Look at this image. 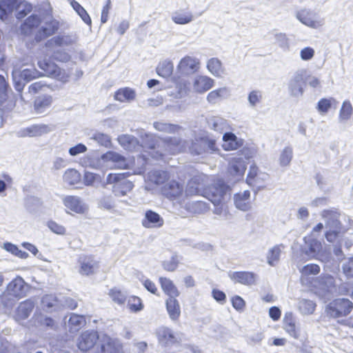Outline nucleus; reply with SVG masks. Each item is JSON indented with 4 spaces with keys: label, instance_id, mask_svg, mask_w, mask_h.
Here are the masks:
<instances>
[{
    "label": "nucleus",
    "instance_id": "f257e3e1",
    "mask_svg": "<svg viewBox=\"0 0 353 353\" xmlns=\"http://www.w3.org/2000/svg\"><path fill=\"white\" fill-rule=\"evenodd\" d=\"M230 188L223 181L218 180L213 185L208 188L205 197L210 201L214 205L213 212L220 216L228 219L230 214L225 201L230 198Z\"/></svg>",
    "mask_w": 353,
    "mask_h": 353
},
{
    "label": "nucleus",
    "instance_id": "f03ea898",
    "mask_svg": "<svg viewBox=\"0 0 353 353\" xmlns=\"http://www.w3.org/2000/svg\"><path fill=\"white\" fill-rule=\"evenodd\" d=\"M107 183L113 184L112 192L115 196H123L131 191L133 183L127 179L126 173H110L107 176Z\"/></svg>",
    "mask_w": 353,
    "mask_h": 353
},
{
    "label": "nucleus",
    "instance_id": "7ed1b4c3",
    "mask_svg": "<svg viewBox=\"0 0 353 353\" xmlns=\"http://www.w3.org/2000/svg\"><path fill=\"white\" fill-rule=\"evenodd\" d=\"M30 289L31 286L22 277L17 276L8 283L6 294H4L2 296V302L7 306L8 305V303L6 302L8 296L20 299L26 296Z\"/></svg>",
    "mask_w": 353,
    "mask_h": 353
},
{
    "label": "nucleus",
    "instance_id": "20e7f679",
    "mask_svg": "<svg viewBox=\"0 0 353 353\" xmlns=\"http://www.w3.org/2000/svg\"><path fill=\"white\" fill-rule=\"evenodd\" d=\"M305 245L303 248V252L310 259H316L322 262L329 260L330 252L323 250L321 242L312 236H305L304 238Z\"/></svg>",
    "mask_w": 353,
    "mask_h": 353
},
{
    "label": "nucleus",
    "instance_id": "39448f33",
    "mask_svg": "<svg viewBox=\"0 0 353 353\" xmlns=\"http://www.w3.org/2000/svg\"><path fill=\"white\" fill-rule=\"evenodd\" d=\"M193 155L212 154L218 151L216 141L208 136L195 137L189 148Z\"/></svg>",
    "mask_w": 353,
    "mask_h": 353
},
{
    "label": "nucleus",
    "instance_id": "423d86ee",
    "mask_svg": "<svg viewBox=\"0 0 353 353\" xmlns=\"http://www.w3.org/2000/svg\"><path fill=\"white\" fill-rule=\"evenodd\" d=\"M353 309V303L347 299H337L326 307V312L330 316L337 318L349 314Z\"/></svg>",
    "mask_w": 353,
    "mask_h": 353
},
{
    "label": "nucleus",
    "instance_id": "0eeeda50",
    "mask_svg": "<svg viewBox=\"0 0 353 353\" xmlns=\"http://www.w3.org/2000/svg\"><path fill=\"white\" fill-rule=\"evenodd\" d=\"M139 137L141 139V147L149 150V155L152 159L156 160L163 159V151L158 148L159 140L161 139H157L153 134L143 131L140 132Z\"/></svg>",
    "mask_w": 353,
    "mask_h": 353
},
{
    "label": "nucleus",
    "instance_id": "6e6552de",
    "mask_svg": "<svg viewBox=\"0 0 353 353\" xmlns=\"http://www.w3.org/2000/svg\"><path fill=\"white\" fill-rule=\"evenodd\" d=\"M296 18L303 24L312 28H318L324 24V19L311 9L303 8L296 12Z\"/></svg>",
    "mask_w": 353,
    "mask_h": 353
},
{
    "label": "nucleus",
    "instance_id": "1a4fd4ad",
    "mask_svg": "<svg viewBox=\"0 0 353 353\" xmlns=\"http://www.w3.org/2000/svg\"><path fill=\"white\" fill-rule=\"evenodd\" d=\"M305 73L306 71L301 69L296 71L292 76L288 83V90L291 96L299 98L303 95Z\"/></svg>",
    "mask_w": 353,
    "mask_h": 353
},
{
    "label": "nucleus",
    "instance_id": "9d476101",
    "mask_svg": "<svg viewBox=\"0 0 353 353\" xmlns=\"http://www.w3.org/2000/svg\"><path fill=\"white\" fill-rule=\"evenodd\" d=\"M158 148L163 151V157L166 154H175L185 149L184 142L178 137H169L159 140Z\"/></svg>",
    "mask_w": 353,
    "mask_h": 353
},
{
    "label": "nucleus",
    "instance_id": "9b49d317",
    "mask_svg": "<svg viewBox=\"0 0 353 353\" xmlns=\"http://www.w3.org/2000/svg\"><path fill=\"white\" fill-rule=\"evenodd\" d=\"M157 334L159 343L165 347L172 346L179 343L181 341V334L175 332L168 327H159L157 331Z\"/></svg>",
    "mask_w": 353,
    "mask_h": 353
},
{
    "label": "nucleus",
    "instance_id": "f8f14e48",
    "mask_svg": "<svg viewBox=\"0 0 353 353\" xmlns=\"http://www.w3.org/2000/svg\"><path fill=\"white\" fill-rule=\"evenodd\" d=\"M51 131L50 128L46 124H36L23 128L16 132V135L20 138L39 137Z\"/></svg>",
    "mask_w": 353,
    "mask_h": 353
},
{
    "label": "nucleus",
    "instance_id": "ddd939ff",
    "mask_svg": "<svg viewBox=\"0 0 353 353\" xmlns=\"http://www.w3.org/2000/svg\"><path fill=\"white\" fill-rule=\"evenodd\" d=\"M99 339L97 332L86 330L81 333L78 339L77 346L79 350L86 352L92 348Z\"/></svg>",
    "mask_w": 353,
    "mask_h": 353
},
{
    "label": "nucleus",
    "instance_id": "4468645a",
    "mask_svg": "<svg viewBox=\"0 0 353 353\" xmlns=\"http://www.w3.org/2000/svg\"><path fill=\"white\" fill-rule=\"evenodd\" d=\"M79 273L82 275L94 274L99 268V262L92 255H83L79 257Z\"/></svg>",
    "mask_w": 353,
    "mask_h": 353
},
{
    "label": "nucleus",
    "instance_id": "2eb2a0df",
    "mask_svg": "<svg viewBox=\"0 0 353 353\" xmlns=\"http://www.w3.org/2000/svg\"><path fill=\"white\" fill-rule=\"evenodd\" d=\"M326 229L341 230L342 225L339 219V212L336 210H325L321 213Z\"/></svg>",
    "mask_w": 353,
    "mask_h": 353
},
{
    "label": "nucleus",
    "instance_id": "dca6fc26",
    "mask_svg": "<svg viewBox=\"0 0 353 353\" xmlns=\"http://www.w3.org/2000/svg\"><path fill=\"white\" fill-rule=\"evenodd\" d=\"M142 225L145 228H159L164 224V219L157 212L148 210L142 220Z\"/></svg>",
    "mask_w": 353,
    "mask_h": 353
},
{
    "label": "nucleus",
    "instance_id": "f3484780",
    "mask_svg": "<svg viewBox=\"0 0 353 353\" xmlns=\"http://www.w3.org/2000/svg\"><path fill=\"white\" fill-rule=\"evenodd\" d=\"M229 277L235 283L245 285H252L256 283L257 276L252 272H229Z\"/></svg>",
    "mask_w": 353,
    "mask_h": 353
},
{
    "label": "nucleus",
    "instance_id": "a211bd4d",
    "mask_svg": "<svg viewBox=\"0 0 353 353\" xmlns=\"http://www.w3.org/2000/svg\"><path fill=\"white\" fill-rule=\"evenodd\" d=\"M38 65L42 70L40 76H47L53 78H58L61 75V69L55 63L49 59H43L38 61Z\"/></svg>",
    "mask_w": 353,
    "mask_h": 353
},
{
    "label": "nucleus",
    "instance_id": "6ab92c4d",
    "mask_svg": "<svg viewBox=\"0 0 353 353\" xmlns=\"http://www.w3.org/2000/svg\"><path fill=\"white\" fill-rule=\"evenodd\" d=\"M199 65L197 59L186 56L180 61L177 68L181 74H190L197 71Z\"/></svg>",
    "mask_w": 353,
    "mask_h": 353
},
{
    "label": "nucleus",
    "instance_id": "aec40b11",
    "mask_svg": "<svg viewBox=\"0 0 353 353\" xmlns=\"http://www.w3.org/2000/svg\"><path fill=\"white\" fill-rule=\"evenodd\" d=\"M64 205L70 210L83 214L87 210L86 205L80 197L77 196H67L63 199Z\"/></svg>",
    "mask_w": 353,
    "mask_h": 353
},
{
    "label": "nucleus",
    "instance_id": "412c9836",
    "mask_svg": "<svg viewBox=\"0 0 353 353\" xmlns=\"http://www.w3.org/2000/svg\"><path fill=\"white\" fill-rule=\"evenodd\" d=\"M35 306V301L32 299H26L20 303L16 310V319L25 320L29 317Z\"/></svg>",
    "mask_w": 353,
    "mask_h": 353
},
{
    "label": "nucleus",
    "instance_id": "4be33fe9",
    "mask_svg": "<svg viewBox=\"0 0 353 353\" xmlns=\"http://www.w3.org/2000/svg\"><path fill=\"white\" fill-rule=\"evenodd\" d=\"M246 170L245 161L242 157L232 158L228 165V172L234 176L241 177Z\"/></svg>",
    "mask_w": 353,
    "mask_h": 353
},
{
    "label": "nucleus",
    "instance_id": "5701e85b",
    "mask_svg": "<svg viewBox=\"0 0 353 353\" xmlns=\"http://www.w3.org/2000/svg\"><path fill=\"white\" fill-rule=\"evenodd\" d=\"M183 186L176 181H171L162 188V194L170 199L179 197L183 192Z\"/></svg>",
    "mask_w": 353,
    "mask_h": 353
},
{
    "label": "nucleus",
    "instance_id": "b1692460",
    "mask_svg": "<svg viewBox=\"0 0 353 353\" xmlns=\"http://www.w3.org/2000/svg\"><path fill=\"white\" fill-rule=\"evenodd\" d=\"M41 305L44 310L50 312L59 310L62 303L56 295L46 294L41 299Z\"/></svg>",
    "mask_w": 353,
    "mask_h": 353
},
{
    "label": "nucleus",
    "instance_id": "393cba45",
    "mask_svg": "<svg viewBox=\"0 0 353 353\" xmlns=\"http://www.w3.org/2000/svg\"><path fill=\"white\" fill-rule=\"evenodd\" d=\"M250 192L245 190L243 193L234 194V202L236 208L242 211H248L251 208Z\"/></svg>",
    "mask_w": 353,
    "mask_h": 353
},
{
    "label": "nucleus",
    "instance_id": "a878e982",
    "mask_svg": "<svg viewBox=\"0 0 353 353\" xmlns=\"http://www.w3.org/2000/svg\"><path fill=\"white\" fill-rule=\"evenodd\" d=\"M53 99L50 95H41L34 102V109L37 114L46 112L51 106Z\"/></svg>",
    "mask_w": 353,
    "mask_h": 353
},
{
    "label": "nucleus",
    "instance_id": "bb28decb",
    "mask_svg": "<svg viewBox=\"0 0 353 353\" xmlns=\"http://www.w3.org/2000/svg\"><path fill=\"white\" fill-rule=\"evenodd\" d=\"M101 159L105 161H111L114 163V166L123 169L127 167V161L125 158L121 154L109 151L101 156Z\"/></svg>",
    "mask_w": 353,
    "mask_h": 353
},
{
    "label": "nucleus",
    "instance_id": "cd10ccee",
    "mask_svg": "<svg viewBox=\"0 0 353 353\" xmlns=\"http://www.w3.org/2000/svg\"><path fill=\"white\" fill-rule=\"evenodd\" d=\"M165 305L170 319L173 321H177L181 315V307L176 297L168 298Z\"/></svg>",
    "mask_w": 353,
    "mask_h": 353
},
{
    "label": "nucleus",
    "instance_id": "c85d7f7f",
    "mask_svg": "<svg viewBox=\"0 0 353 353\" xmlns=\"http://www.w3.org/2000/svg\"><path fill=\"white\" fill-rule=\"evenodd\" d=\"M59 24L56 20H51L42 26L36 35L37 40H41L54 34L59 29Z\"/></svg>",
    "mask_w": 353,
    "mask_h": 353
},
{
    "label": "nucleus",
    "instance_id": "c756f323",
    "mask_svg": "<svg viewBox=\"0 0 353 353\" xmlns=\"http://www.w3.org/2000/svg\"><path fill=\"white\" fill-rule=\"evenodd\" d=\"M214 79L207 76H199L194 80V90L199 93H203L213 87Z\"/></svg>",
    "mask_w": 353,
    "mask_h": 353
},
{
    "label": "nucleus",
    "instance_id": "7c9ffc66",
    "mask_svg": "<svg viewBox=\"0 0 353 353\" xmlns=\"http://www.w3.org/2000/svg\"><path fill=\"white\" fill-rule=\"evenodd\" d=\"M41 23V19L37 14H32L21 26V33L29 35L32 30L37 28Z\"/></svg>",
    "mask_w": 353,
    "mask_h": 353
},
{
    "label": "nucleus",
    "instance_id": "2f4dec72",
    "mask_svg": "<svg viewBox=\"0 0 353 353\" xmlns=\"http://www.w3.org/2000/svg\"><path fill=\"white\" fill-rule=\"evenodd\" d=\"M199 179L197 177L192 178L188 183L185 190L187 196L203 195L205 196L208 189L206 190H203V185L199 182Z\"/></svg>",
    "mask_w": 353,
    "mask_h": 353
},
{
    "label": "nucleus",
    "instance_id": "473e14b6",
    "mask_svg": "<svg viewBox=\"0 0 353 353\" xmlns=\"http://www.w3.org/2000/svg\"><path fill=\"white\" fill-rule=\"evenodd\" d=\"M207 123L209 128L220 133H222L228 128L227 121L217 116H212L207 118Z\"/></svg>",
    "mask_w": 353,
    "mask_h": 353
},
{
    "label": "nucleus",
    "instance_id": "72a5a7b5",
    "mask_svg": "<svg viewBox=\"0 0 353 353\" xmlns=\"http://www.w3.org/2000/svg\"><path fill=\"white\" fill-rule=\"evenodd\" d=\"M85 324V319L83 315L71 314L68 320V327L70 332L79 331Z\"/></svg>",
    "mask_w": 353,
    "mask_h": 353
},
{
    "label": "nucleus",
    "instance_id": "f704fd0d",
    "mask_svg": "<svg viewBox=\"0 0 353 353\" xmlns=\"http://www.w3.org/2000/svg\"><path fill=\"white\" fill-rule=\"evenodd\" d=\"M230 96V91L226 87L211 91L207 96V100L210 103H216L219 101L227 99Z\"/></svg>",
    "mask_w": 353,
    "mask_h": 353
},
{
    "label": "nucleus",
    "instance_id": "c9c22d12",
    "mask_svg": "<svg viewBox=\"0 0 353 353\" xmlns=\"http://www.w3.org/2000/svg\"><path fill=\"white\" fill-rule=\"evenodd\" d=\"M187 210L194 214H204L210 210L209 203L203 201H192L185 204Z\"/></svg>",
    "mask_w": 353,
    "mask_h": 353
},
{
    "label": "nucleus",
    "instance_id": "e433bc0d",
    "mask_svg": "<svg viewBox=\"0 0 353 353\" xmlns=\"http://www.w3.org/2000/svg\"><path fill=\"white\" fill-rule=\"evenodd\" d=\"M194 19L192 13L190 11L177 10L172 13V20L179 25H185Z\"/></svg>",
    "mask_w": 353,
    "mask_h": 353
},
{
    "label": "nucleus",
    "instance_id": "4c0bfd02",
    "mask_svg": "<svg viewBox=\"0 0 353 353\" xmlns=\"http://www.w3.org/2000/svg\"><path fill=\"white\" fill-rule=\"evenodd\" d=\"M159 282L163 291L168 296V298L179 296V292L170 279L161 277Z\"/></svg>",
    "mask_w": 353,
    "mask_h": 353
},
{
    "label": "nucleus",
    "instance_id": "58836bf2",
    "mask_svg": "<svg viewBox=\"0 0 353 353\" xmlns=\"http://www.w3.org/2000/svg\"><path fill=\"white\" fill-rule=\"evenodd\" d=\"M118 141L121 146L128 150H134L140 146L137 139L130 134L120 135L118 137Z\"/></svg>",
    "mask_w": 353,
    "mask_h": 353
},
{
    "label": "nucleus",
    "instance_id": "ea45409f",
    "mask_svg": "<svg viewBox=\"0 0 353 353\" xmlns=\"http://www.w3.org/2000/svg\"><path fill=\"white\" fill-rule=\"evenodd\" d=\"M223 148L225 150H236L241 145L236 136L232 132H225L223 136Z\"/></svg>",
    "mask_w": 353,
    "mask_h": 353
},
{
    "label": "nucleus",
    "instance_id": "a19ab883",
    "mask_svg": "<svg viewBox=\"0 0 353 353\" xmlns=\"http://www.w3.org/2000/svg\"><path fill=\"white\" fill-rule=\"evenodd\" d=\"M284 329L293 338L298 339L299 334L296 330L295 321L292 312H286L284 316Z\"/></svg>",
    "mask_w": 353,
    "mask_h": 353
},
{
    "label": "nucleus",
    "instance_id": "79ce46f5",
    "mask_svg": "<svg viewBox=\"0 0 353 353\" xmlns=\"http://www.w3.org/2000/svg\"><path fill=\"white\" fill-rule=\"evenodd\" d=\"M207 68L214 77H221L225 72L221 61L218 58H211L207 62Z\"/></svg>",
    "mask_w": 353,
    "mask_h": 353
},
{
    "label": "nucleus",
    "instance_id": "37998d69",
    "mask_svg": "<svg viewBox=\"0 0 353 353\" xmlns=\"http://www.w3.org/2000/svg\"><path fill=\"white\" fill-rule=\"evenodd\" d=\"M169 179L168 172L163 170H152L148 174V179L156 185H161Z\"/></svg>",
    "mask_w": 353,
    "mask_h": 353
},
{
    "label": "nucleus",
    "instance_id": "c03bdc74",
    "mask_svg": "<svg viewBox=\"0 0 353 353\" xmlns=\"http://www.w3.org/2000/svg\"><path fill=\"white\" fill-rule=\"evenodd\" d=\"M281 248H284L283 244L276 245L269 250L267 254V263L271 266H275L280 260Z\"/></svg>",
    "mask_w": 353,
    "mask_h": 353
},
{
    "label": "nucleus",
    "instance_id": "a18cd8bd",
    "mask_svg": "<svg viewBox=\"0 0 353 353\" xmlns=\"http://www.w3.org/2000/svg\"><path fill=\"white\" fill-rule=\"evenodd\" d=\"M135 92L130 88L119 89L115 92L114 98L120 102H129L135 98Z\"/></svg>",
    "mask_w": 353,
    "mask_h": 353
},
{
    "label": "nucleus",
    "instance_id": "49530a36",
    "mask_svg": "<svg viewBox=\"0 0 353 353\" xmlns=\"http://www.w3.org/2000/svg\"><path fill=\"white\" fill-rule=\"evenodd\" d=\"M14 10H16V17L18 19H21L32 11V6L27 1L19 2V0H17Z\"/></svg>",
    "mask_w": 353,
    "mask_h": 353
},
{
    "label": "nucleus",
    "instance_id": "de8ad7c7",
    "mask_svg": "<svg viewBox=\"0 0 353 353\" xmlns=\"http://www.w3.org/2000/svg\"><path fill=\"white\" fill-rule=\"evenodd\" d=\"M173 72V64L170 61H163L158 65L157 67V72L159 76L163 78H168L170 77Z\"/></svg>",
    "mask_w": 353,
    "mask_h": 353
},
{
    "label": "nucleus",
    "instance_id": "09e8293b",
    "mask_svg": "<svg viewBox=\"0 0 353 353\" xmlns=\"http://www.w3.org/2000/svg\"><path fill=\"white\" fill-rule=\"evenodd\" d=\"M71 6L81 18V19L88 25H91V19L87 11L75 0H69Z\"/></svg>",
    "mask_w": 353,
    "mask_h": 353
},
{
    "label": "nucleus",
    "instance_id": "8fccbe9b",
    "mask_svg": "<svg viewBox=\"0 0 353 353\" xmlns=\"http://www.w3.org/2000/svg\"><path fill=\"white\" fill-rule=\"evenodd\" d=\"M98 207L101 209L111 211L115 208V203L111 195H103L97 200Z\"/></svg>",
    "mask_w": 353,
    "mask_h": 353
},
{
    "label": "nucleus",
    "instance_id": "3c124183",
    "mask_svg": "<svg viewBox=\"0 0 353 353\" xmlns=\"http://www.w3.org/2000/svg\"><path fill=\"white\" fill-rule=\"evenodd\" d=\"M272 34L274 37L275 43L283 50H288L290 48V40L286 34L273 31Z\"/></svg>",
    "mask_w": 353,
    "mask_h": 353
},
{
    "label": "nucleus",
    "instance_id": "603ef678",
    "mask_svg": "<svg viewBox=\"0 0 353 353\" xmlns=\"http://www.w3.org/2000/svg\"><path fill=\"white\" fill-rule=\"evenodd\" d=\"M63 181L69 185H75L80 181L81 175L75 169H68L63 174Z\"/></svg>",
    "mask_w": 353,
    "mask_h": 353
},
{
    "label": "nucleus",
    "instance_id": "864d4df0",
    "mask_svg": "<svg viewBox=\"0 0 353 353\" xmlns=\"http://www.w3.org/2000/svg\"><path fill=\"white\" fill-rule=\"evenodd\" d=\"M16 0H0V19L12 12L16 6Z\"/></svg>",
    "mask_w": 353,
    "mask_h": 353
},
{
    "label": "nucleus",
    "instance_id": "5fc2aeb1",
    "mask_svg": "<svg viewBox=\"0 0 353 353\" xmlns=\"http://www.w3.org/2000/svg\"><path fill=\"white\" fill-rule=\"evenodd\" d=\"M39 77H40V72L37 71L33 67L24 68L19 72L20 79L24 80L26 82H28Z\"/></svg>",
    "mask_w": 353,
    "mask_h": 353
},
{
    "label": "nucleus",
    "instance_id": "6e6d98bb",
    "mask_svg": "<svg viewBox=\"0 0 353 353\" xmlns=\"http://www.w3.org/2000/svg\"><path fill=\"white\" fill-rule=\"evenodd\" d=\"M343 229L334 230V229H327L325 232V238L327 241L330 243L336 242L337 244L341 243V238L343 236Z\"/></svg>",
    "mask_w": 353,
    "mask_h": 353
},
{
    "label": "nucleus",
    "instance_id": "4d7b16f0",
    "mask_svg": "<svg viewBox=\"0 0 353 353\" xmlns=\"http://www.w3.org/2000/svg\"><path fill=\"white\" fill-rule=\"evenodd\" d=\"M319 282L322 289L327 292H331L332 289L334 287V279L330 274L320 276Z\"/></svg>",
    "mask_w": 353,
    "mask_h": 353
},
{
    "label": "nucleus",
    "instance_id": "13d9d810",
    "mask_svg": "<svg viewBox=\"0 0 353 353\" xmlns=\"http://www.w3.org/2000/svg\"><path fill=\"white\" fill-rule=\"evenodd\" d=\"M316 307V304L310 300L303 299L299 302V310L303 314H312Z\"/></svg>",
    "mask_w": 353,
    "mask_h": 353
},
{
    "label": "nucleus",
    "instance_id": "bf43d9fd",
    "mask_svg": "<svg viewBox=\"0 0 353 353\" xmlns=\"http://www.w3.org/2000/svg\"><path fill=\"white\" fill-rule=\"evenodd\" d=\"M293 157V151L291 147H285L283 150L281 152V154L279 157V162L281 166H288Z\"/></svg>",
    "mask_w": 353,
    "mask_h": 353
},
{
    "label": "nucleus",
    "instance_id": "052dcab7",
    "mask_svg": "<svg viewBox=\"0 0 353 353\" xmlns=\"http://www.w3.org/2000/svg\"><path fill=\"white\" fill-rule=\"evenodd\" d=\"M109 295L112 300L119 305H123L126 301L127 296L125 293L117 288L111 289Z\"/></svg>",
    "mask_w": 353,
    "mask_h": 353
},
{
    "label": "nucleus",
    "instance_id": "680f3d73",
    "mask_svg": "<svg viewBox=\"0 0 353 353\" xmlns=\"http://www.w3.org/2000/svg\"><path fill=\"white\" fill-rule=\"evenodd\" d=\"M153 125L157 130L168 133L175 132L179 128L176 125L159 121L154 122Z\"/></svg>",
    "mask_w": 353,
    "mask_h": 353
},
{
    "label": "nucleus",
    "instance_id": "e2e57ef3",
    "mask_svg": "<svg viewBox=\"0 0 353 353\" xmlns=\"http://www.w3.org/2000/svg\"><path fill=\"white\" fill-rule=\"evenodd\" d=\"M334 101L335 100L333 99L332 98L321 99L317 103L316 108L321 114H325L328 112L329 109L332 107V102Z\"/></svg>",
    "mask_w": 353,
    "mask_h": 353
},
{
    "label": "nucleus",
    "instance_id": "0e129e2a",
    "mask_svg": "<svg viewBox=\"0 0 353 353\" xmlns=\"http://www.w3.org/2000/svg\"><path fill=\"white\" fill-rule=\"evenodd\" d=\"M9 85L5 78L0 75V105H2L8 97Z\"/></svg>",
    "mask_w": 353,
    "mask_h": 353
},
{
    "label": "nucleus",
    "instance_id": "69168bd1",
    "mask_svg": "<svg viewBox=\"0 0 353 353\" xmlns=\"http://www.w3.org/2000/svg\"><path fill=\"white\" fill-rule=\"evenodd\" d=\"M262 99V92L259 90H252L248 96L249 104L252 108H254L257 104L260 103Z\"/></svg>",
    "mask_w": 353,
    "mask_h": 353
},
{
    "label": "nucleus",
    "instance_id": "338daca9",
    "mask_svg": "<svg viewBox=\"0 0 353 353\" xmlns=\"http://www.w3.org/2000/svg\"><path fill=\"white\" fill-rule=\"evenodd\" d=\"M128 306L132 312H139L143 309L141 300L135 296H130L128 300Z\"/></svg>",
    "mask_w": 353,
    "mask_h": 353
},
{
    "label": "nucleus",
    "instance_id": "774afa93",
    "mask_svg": "<svg viewBox=\"0 0 353 353\" xmlns=\"http://www.w3.org/2000/svg\"><path fill=\"white\" fill-rule=\"evenodd\" d=\"M300 272L305 276L316 275L320 272V267L317 264L310 263L304 265Z\"/></svg>",
    "mask_w": 353,
    "mask_h": 353
}]
</instances>
